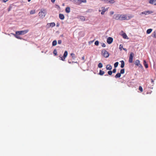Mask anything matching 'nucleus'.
Wrapping results in <instances>:
<instances>
[{
	"mask_svg": "<svg viewBox=\"0 0 156 156\" xmlns=\"http://www.w3.org/2000/svg\"><path fill=\"white\" fill-rule=\"evenodd\" d=\"M120 14H117L116 15L115 17V19L116 20H120Z\"/></svg>",
	"mask_w": 156,
	"mask_h": 156,
	"instance_id": "nucleus-13",
	"label": "nucleus"
},
{
	"mask_svg": "<svg viewBox=\"0 0 156 156\" xmlns=\"http://www.w3.org/2000/svg\"><path fill=\"white\" fill-rule=\"evenodd\" d=\"M113 13V12H112V13L111 14H112Z\"/></svg>",
	"mask_w": 156,
	"mask_h": 156,
	"instance_id": "nucleus-50",
	"label": "nucleus"
},
{
	"mask_svg": "<svg viewBox=\"0 0 156 156\" xmlns=\"http://www.w3.org/2000/svg\"><path fill=\"white\" fill-rule=\"evenodd\" d=\"M103 66L102 64L101 63H99L98 65V67L99 68H101Z\"/></svg>",
	"mask_w": 156,
	"mask_h": 156,
	"instance_id": "nucleus-27",
	"label": "nucleus"
},
{
	"mask_svg": "<svg viewBox=\"0 0 156 156\" xmlns=\"http://www.w3.org/2000/svg\"><path fill=\"white\" fill-rule=\"evenodd\" d=\"M125 72V70L124 69H122L121 70L120 73L121 74H123Z\"/></svg>",
	"mask_w": 156,
	"mask_h": 156,
	"instance_id": "nucleus-29",
	"label": "nucleus"
},
{
	"mask_svg": "<svg viewBox=\"0 0 156 156\" xmlns=\"http://www.w3.org/2000/svg\"><path fill=\"white\" fill-rule=\"evenodd\" d=\"M68 55V52L67 51H65L63 55V56L61 57V56H60L59 57L61 58V60L62 61H64V59L65 58L67 57Z\"/></svg>",
	"mask_w": 156,
	"mask_h": 156,
	"instance_id": "nucleus-6",
	"label": "nucleus"
},
{
	"mask_svg": "<svg viewBox=\"0 0 156 156\" xmlns=\"http://www.w3.org/2000/svg\"><path fill=\"white\" fill-rule=\"evenodd\" d=\"M156 0H149V3L151 4L155 5Z\"/></svg>",
	"mask_w": 156,
	"mask_h": 156,
	"instance_id": "nucleus-14",
	"label": "nucleus"
},
{
	"mask_svg": "<svg viewBox=\"0 0 156 156\" xmlns=\"http://www.w3.org/2000/svg\"><path fill=\"white\" fill-rule=\"evenodd\" d=\"M46 10L44 9H42L39 13V16L41 18H44L46 14Z\"/></svg>",
	"mask_w": 156,
	"mask_h": 156,
	"instance_id": "nucleus-2",
	"label": "nucleus"
},
{
	"mask_svg": "<svg viewBox=\"0 0 156 156\" xmlns=\"http://www.w3.org/2000/svg\"><path fill=\"white\" fill-rule=\"evenodd\" d=\"M153 13V12L151 11H145L144 12H142L141 14H145V15Z\"/></svg>",
	"mask_w": 156,
	"mask_h": 156,
	"instance_id": "nucleus-8",
	"label": "nucleus"
},
{
	"mask_svg": "<svg viewBox=\"0 0 156 156\" xmlns=\"http://www.w3.org/2000/svg\"><path fill=\"white\" fill-rule=\"evenodd\" d=\"M122 48H123L122 45L120 44L119 46V49L120 51H121L122 50Z\"/></svg>",
	"mask_w": 156,
	"mask_h": 156,
	"instance_id": "nucleus-36",
	"label": "nucleus"
},
{
	"mask_svg": "<svg viewBox=\"0 0 156 156\" xmlns=\"http://www.w3.org/2000/svg\"><path fill=\"white\" fill-rule=\"evenodd\" d=\"M108 74L109 75H111L112 74V71H109L108 72Z\"/></svg>",
	"mask_w": 156,
	"mask_h": 156,
	"instance_id": "nucleus-33",
	"label": "nucleus"
},
{
	"mask_svg": "<svg viewBox=\"0 0 156 156\" xmlns=\"http://www.w3.org/2000/svg\"><path fill=\"white\" fill-rule=\"evenodd\" d=\"M119 62H116L114 64V66L115 68L117 67L118 65Z\"/></svg>",
	"mask_w": 156,
	"mask_h": 156,
	"instance_id": "nucleus-28",
	"label": "nucleus"
},
{
	"mask_svg": "<svg viewBox=\"0 0 156 156\" xmlns=\"http://www.w3.org/2000/svg\"><path fill=\"white\" fill-rule=\"evenodd\" d=\"M55 0H51V2L52 3H54L55 2Z\"/></svg>",
	"mask_w": 156,
	"mask_h": 156,
	"instance_id": "nucleus-43",
	"label": "nucleus"
},
{
	"mask_svg": "<svg viewBox=\"0 0 156 156\" xmlns=\"http://www.w3.org/2000/svg\"><path fill=\"white\" fill-rule=\"evenodd\" d=\"M133 17V16L130 15L127 16L126 15H120V20H129Z\"/></svg>",
	"mask_w": 156,
	"mask_h": 156,
	"instance_id": "nucleus-1",
	"label": "nucleus"
},
{
	"mask_svg": "<svg viewBox=\"0 0 156 156\" xmlns=\"http://www.w3.org/2000/svg\"><path fill=\"white\" fill-rule=\"evenodd\" d=\"M70 55L71 57L73 59H74L76 58V56L75 55V54L74 53H71Z\"/></svg>",
	"mask_w": 156,
	"mask_h": 156,
	"instance_id": "nucleus-15",
	"label": "nucleus"
},
{
	"mask_svg": "<svg viewBox=\"0 0 156 156\" xmlns=\"http://www.w3.org/2000/svg\"><path fill=\"white\" fill-rule=\"evenodd\" d=\"M155 5H156V1H155Z\"/></svg>",
	"mask_w": 156,
	"mask_h": 156,
	"instance_id": "nucleus-46",
	"label": "nucleus"
},
{
	"mask_svg": "<svg viewBox=\"0 0 156 156\" xmlns=\"http://www.w3.org/2000/svg\"><path fill=\"white\" fill-rule=\"evenodd\" d=\"M144 65L145 68H147L148 67V64L147 63L146 61L145 60L144 61Z\"/></svg>",
	"mask_w": 156,
	"mask_h": 156,
	"instance_id": "nucleus-17",
	"label": "nucleus"
},
{
	"mask_svg": "<svg viewBox=\"0 0 156 156\" xmlns=\"http://www.w3.org/2000/svg\"><path fill=\"white\" fill-rule=\"evenodd\" d=\"M59 17L60 19L62 20L64 19V16L63 14L60 13L59 14Z\"/></svg>",
	"mask_w": 156,
	"mask_h": 156,
	"instance_id": "nucleus-16",
	"label": "nucleus"
},
{
	"mask_svg": "<svg viewBox=\"0 0 156 156\" xmlns=\"http://www.w3.org/2000/svg\"><path fill=\"white\" fill-rule=\"evenodd\" d=\"M122 36L124 39H128V38L126 35V34L125 33H124L122 34Z\"/></svg>",
	"mask_w": 156,
	"mask_h": 156,
	"instance_id": "nucleus-18",
	"label": "nucleus"
},
{
	"mask_svg": "<svg viewBox=\"0 0 156 156\" xmlns=\"http://www.w3.org/2000/svg\"><path fill=\"white\" fill-rule=\"evenodd\" d=\"M82 59L83 60H84V56H83L82 58Z\"/></svg>",
	"mask_w": 156,
	"mask_h": 156,
	"instance_id": "nucleus-42",
	"label": "nucleus"
},
{
	"mask_svg": "<svg viewBox=\"0 0 156 156\" xmlns=\"http://www.w3.org/2000/svg\"><path fill=\"white\" fill-rule=\"evenodd\" d=\"M121 67L122 68H123L124 67V62L123 61H121Z\"/></svg>",
	"mask_w": 156,
	"mask_h": 156,
	"instance_id": "nucleus-21",
	"label": "nucleus"
},
{
	"mask_svg": "<svg viewBox=\"0 0 156 156\" xmlns=\"http://www.w3.org/2000/svg\"><path fill=\"white\" fill-rule=\"evenodd\" d=\"M19 35H18L16 34L14 35L15 37L17 38L18 39H21V37L19 36Z\"/></svg>",
	"mask_w": 156,
	"mask_h": 156,
	"instance_id": "nucleus-24",
	"label": "nucleus"
},
{
	"mask_svg": "<svg viewBox=\"0 0 156 156\" xmlns=\"http://www.w3.org/2000/svg\"><path fill=\"white\" fill-rule=\"evenodd\" d=\"M69 9H70V8H69V12H70Z\"/></svg>",
	"mask_w": 156,
	"mask_h": 156,
	"instance_id": "nucleus-48",
	"label": "nucleus"
},
{
	"mask_svg": "<svg viewBox=\"0 0 156 156\" xmlns=\"http://www.w3.org/2000/svg\"><path fill=\"white\" fill-rule=\"evenodd\" d=\"M108 2L110 3H114L115 2L114 0H109Z\"/></svg>",
	"mask_w": 156,
	"mask_h": 156,
	"instance_id": "nucleus-34",
	"label": "nucleus"
},
{
	"mask_svg": "<svg viewBox=\"0 0 156 156\" xmlns=\"http://www.w3.org/2000/svg\"><path fill=\"white\" fill-rule=\"evenodd\" d=\"M106 68L107 70H111L112 69V67L110 65H107L106 66Z\"/></svg>",
	"mask_w": 156,
	"mask_h": 156,
	"instance_id": "nucleus-12",
	"label": "nucleus"
},
{
	"mask_svg": "<svg viewBox=\"0 0 156 156\" xmlns=\"http://www.w3.org/2000/svg\"><path fill=\"white\" fill-rule=\"evenodd\" d=\"M35 10H32L30 12V13L31 14H33L35 13Z\"/></svg>",
	"mask_w": 156,
	"mask_h": 156,
	"instance_id": "nucleus-30",
	"label": "nucleus"
},
{
	"mask_svg": "<svg viewBox=\"0 0 156 156\" xmlns=\"http://www.w3.org/2000/svg\"><path fill=\"white\" fill-rule=\"evenodd\" d=\"M121 74L120 73H117L115 76V78H119L121 76Z\"/></svg>",
	"mask_w": 156,
	"mask_h": 156,
	"instance_id": "nucleus-20",
	"label": "nucleus"
},
{
	"mask_svg": "<svg viewBox=\"0 0 156 156\" xmlns=\"http://www.w3.org/2000/svg\"><path fill=\"white\" fill-rule=\"evenodd\" d=\"M152 31V29H149L147 30L146 33L147 34H150L151 33Z\"/></svg>",
	"mask_w": 156,
	"mask_h": 156,
	"instance_id": "nucleus-19",
	"label": "nucleus"
},
{
	"mask_svg": "<svg viewBox=\"0 0 156 156\" xmlns=\"http://www.w3.org/2000/svg\"><path fill=\"white\" fill-rule=\"evenodd\" d=\"M134 56V53L131 52L130 53V55L129 56V62L130 63H132L133 62V58Z\"/></svg>",
	"mask_w": 156,
	"mask_h": 156,
	"instance_id": "nucleus-5",
	"label": "nucleus"
},
{
	"mask_svg": "<svg viewBox=\"0 0 156 156\" xmlns=\"http://www.w3.org/2000/svg\"><path fill=\"white\" fill-rule=\"evenodd\" d=\"M57 43V42L56 41L54 40L52 42V45L53 46H55L56 45Z\"/></svg>",
	"mask_w": 156,
	"mask_h": 156,
	"instance_id": "nucleus-26",
	"label": "nucleus"
},
{
	"mask_svg": "<svg viewBox=\"0 0 156 156\" xmlns=\"http://www.w3.org/2000/svg\"><path fill=\"white\" fill-rule=\"evenodd\" d=\"M4 2H7L9 0H2Z\"/></svg>",
	"mask_w": 156,
	"mask_h": 156,
	"instance_id": "nucleus-44",
	"label": "nucleus"
},
{
	"mask_svg": "<svg viewBox=\"0 0 156 156\" xmlns=\"http://www.w3.org/2000/svg\"><path fill=\"white\" fill-rule=\"evenodd\" d=\"M29 31L28 30H25L22 31H16V34L18 35H22L27 33Z\"/></svg>",
	"mask_w": 156,
	"mask_h": 156,
	"instance_id": "nucleus-3",
	"label": "nucleus"
},
{
	"mask_svg": "<svg viewBox=\"0 0 156 156\" xmlns=\"http://www.w3.org/2000/svg\"><path fill=\"white\" fill-rule=\"evenodd\" d=\"M62 43V41L61 40H58V43L59 44H60Z\"/></svg>",
	"mask_w": 156,
	"mask_h": 156,
	"instance_id": "nucleus-41",
	"label": "nucleus"
},
{
	"mask_svg": "<svg viewBox=\"0 0 156 156\" xmlns=\"http://www.w3.org/2000/svg\"><path fill=\"white\" fill-rule=\"evenodd\" d=\"M82 1V3H86L87 2L86 0H81Z\"/></svg>",
	"mask_w": 156,
	"mask_h": 156,
	"instance_id": "nucleus-40",
	"label": "nucleus"
},
{
	"mask_svg": "<svg viewBox=\"0 0 156 156\" xmlns=\"http://www.w3.org/2000/svg\"><path fill=\"white\" fill-rule=\"evenodd\" d=\"M139 89L141 92H143V89L141 86H139Z\"/></svg>",
	"mask_w": 156,
	"mask_h": 156,
	"instance_id": "nucleus-31",
	"label": "nucleus"
},
{
	"mask_svg": "<svg viewBox=\"0 0 156 156\" xmlns=\"http://www.w3.org/2000/svg\"><path fill=\"white\" fill-rule=\"evenodd\" d=\"M66 11L67 12H68V7H67L66 8Z\"/></svg>",
	"mask_w": 156,
	"mask_h": 156,
	"instance_id": "nucleus-39",
	"label": "nucleus"
},
{
	"mask_svg": "<svg viewBox=\"0 0 156 156\" xmlns=\"http://www.w3.org/2000/svg\"><path fill=\"white\" fill-rule=\"evenodd\" d=\"M53 53L55 55H57V51L56 49H55L53 51Z\"/></svg>",
	"mask_w": 156,
	"mask_h": 156,
	"instance_id": "nucleus-35",
	"label": "nucleus"
},
{
	"mask_svg": "<svg viewBox=\"0 0 156 156\" xmlns=\"http://www.w3.org/2000/svg\"><path fill=\"white\" fill-rule=\"evenodd\" d=\"M101 55L105 58L108 57L109 55V53L105 49L102 50Z\"/></svg>",
	"mask_w": 156,
	"mask_h": 156,
	"instance_id": "nucleus-4",
	"label": "nucleus"
},
{
	"mask_svg": "<svg viewBox=\"0 0 156 156\" xmlns=\"http://www.w3.org/2000/svg\"><path fill=\"white\" fill-rule=\"evenodd\" d=\"M78 18L82 21H84L85 20V17L83 16H79L78 17Z\"/></svg>",
	"mask_w": 156,
	"mask_h": 156,
	"instance_id": "nucleus-11",
	"label": "nucleus"
},
{
	"mask_svg": "<svg viewBox=\"0 0 156 156\" xmlns=\"http://www.w3.org/2000/svg\"><path fill=\"white\" fill-rule=\"evenodd\" d=\"M151 82L152 83H154V81L152 79H151Z\"/></svg>",
	"mask_w": 156,
	"mask_h": 156,
	"instance_id": "nucleus-45",
	"label": "nucleus"
},
{
	"mask_svg": "<svg viewBox=\"0 0 156 156\" xmlns=\"http://www.w3.org/2000/svg\"><path fill=\"white\" fill-rule=\"evenodd\" d=\"M49 26L51 27H53L55 26V24L54 23H49Z\"/></svg>",
	"mask_w": 156,
	"mask_h": 156,
	"instance_id": "nucleus-22",
	"label": "nucleus"
},
{
	"mask_svg": "<svg viewBox=\"0 0 156 156\" xmlns=\"http://www.w3.org/2000/svg\"><path fill=\"white\" fill-rule=\"evenodd\" d=\"M123 49L125 50H126V48H123Z\"/></svg>",
	"mask_w": 156,
	"mask_h": 156,
	"instance_id": "nucleus-47",
	"label": "nucleus"
},
{
	"mask_svg": "<svg viewBox=\"0 0 156 156\" xmlns=\"http://www.w3.org/2000/svg\"><path fill=\"white\" fill-rule=\"evenodd\" d=\"M116 69L115 68L113 70L112 72V73H115L116 72Z\"/></svg>",
	"mask_w": 156,
	"mask_h": 156,
	"instance_id": "nucleus-38",
	"label": "nucleus"
},
{
	"mask_svg": "<svg viewBox=\"0 0 156 156\" xmlns=\"http://www.w3.org/2000/svg\"><path fill=\"white\" fill-rule=\"evenodd\" d=\"M99 42L98 41H96L94 43V44L96 46H98L99 45Z\"/></svg>",
	"mask_w": 156,
	"mask_h": 156,
	"instance_id": "nucleus-32",
	"label": "nucleus"
},
{
	"mask_svg": "<svg viewBox=\"0 0 156 156\" xmlns=\"http://www.w3.org/2000/svg\"><path fill=\"white\" fill-rule=\"evenodd\" d=\"M101 46L103 47H105L106 46L105 44L104 43H101Z\"/></svg>",
	"mask_w": 156,
	"mask_h": 156,
	"instance_id": "nucleus-37",
	"label": "nucleus"
},
{
	"mask_svg": "<svg viewBox=\"0 0 156 156\" xmlns=\"http://www.w3.org/2000/svg\"><path fill=\"white\" fill-rule=\"evenodd\" d=\"M152 36L156 38V30L154 31L152 34Z\"/></svg>",
	"mask_w": 156,
	"mask_h": 156,
	"instance_id": "nucleus-25",
	"label": "nucleus"
},
{
	"mask_svg": "<svg viewBox=\"0 0 156 156\" xmlns=\"http://www.w3.org/2000/svg\"><path fill=\"white\" fill-rule=\"evenodd\" d=\"M31 1V0H28V2H30Z\"/></svg>",
	"mask_w": 156,
	"mask_h": 156,
	"instance_id": "nucleus-49",
	"label": "nucleus"
},
{
	"mask_svg": "<svg viewBox=\"0 0 156 156\" xmlns=\"http://www.w3.org/2000/svg\"><path fill=\"white\" fill-rule=\"evenodd\" d=\"M105 73V72L103 71H102L101 70H100L99 71V74L101 75H103Z\"/></svg>",
	"mask_w": 156,
	"mask_h": 156,
	"instance_id": "nucleus-23",
	"label": "nucleus"
},
{
	"mask_svg": "<svg viewBox=\"0 0 156 156\" xmlns=\"http://www.w3.org/2000/svg\"><path fill=\"white\" fill-rule=\"evenodd\" d=\"M101 10H102V11L101 12V13L102 15H104L105 13V12L106 11V10L104 8L102 7L101 8ZM101 11V10L99 9V11Z\"/></svg>",
	"mask_w": 156,
	"mask_h": 156,
	"instance_id": "nucleus-10",
	"label": "nucleus"
},
{
	"mask_svg": "<svg viewBox=\"0 0 156 156\" xmlns=\"http://www.w3.org/2000/svg\"><path fill=\"white\" fill-rule=\"evenodd\" d=\"M113 41V39L112 37H108L107 40V43L109 44H111Z\"/></svg>",
	"mask_w": 156,
	"mask_h": 156,
	"instance_id": "nucleus-9",
	"label": "nucleus"
},
{
	"mask_svg": "<svg viewBox=\"0 0 156 156\" xmlns=\"http://www.w3.org/2000/svg\"><path fill=\"white\" fill-rule=\"evenodd\" d=\"M135 64L140 68H142L143 67L142 65L140 63V61L138 60H136L135 61Z\"/></svg>",
	"mask_w": 156,
	"mask_h": 156,
	"instance_id": "nucleus-7",
	"label": "nucleus"
}]
</instances>
